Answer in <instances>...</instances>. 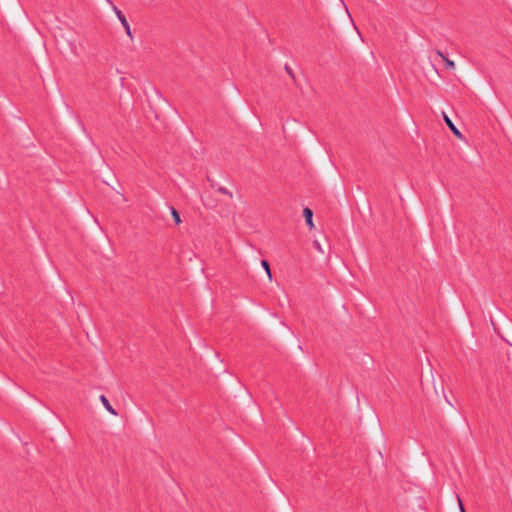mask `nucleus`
Listing matches in <instances>:
<instances>
[{
    "label": "nucleus",
    "instance_id": "7",
    "mask_svg": "<svg viewBox=\"0 0 512 512\" xmlns=\"http://www.w3.org/2000/svg\"><path fill=\"white\" fill-rule=\"evenodd\" d=\"M285 71L292 78L294 83L297 84L295 73H294L293 69L288 64L285 65Z\"/></svg>",
    "mask_w": 512,
    "mask_h": 512
},
{
    "label": "nucleus",
    "instance_id": "2",
    "mask_svg": "<svg viewBox=\"0 0 512 512\" xmlns=\"http://www.w3.org/2000/svg\"><path fill=\"white\" fill-rule=\"evenodd\" d=\"M443 118H444V121L445 123L447 124V126L450 128V130L452 131V133L459 139H462V134L461 132L457 129V127L454 125V123L452 122V120L445 114L443 113Z\"/></svg>",
    "mask_w": 512,
    "mask_h": 512
},
{
    "label": "nucleus",
    "instance_id": "11",
    "mask_svg": "<svg viewBox=\"0 0 512 512\" xmlns=\"http://www.w3.org/2000/svg\"><path fill=\"white\" fill-rule=\"evenodd\" d=\"M436 54H437L439 57H441V58H442V60H444V58H446V56H445V55L443 54V52H442V51H440V50H437V51H436Z\"/></svg>",
    "mask_w": 512,
    "mask_h": 512
},
{
    "label": "nucleus",
    "instance_id": "5",
    "mask_svg": "<svg viewBox=\"0 0 512 512\" xmlns=\"http://www.w3.org/2000/svg\"><path fill=\"white\" fill-rule=\"evenodd\" d=\"M261 265L264 268V270H265V272H266V274L268 276L269 281H271L272 280V273H271V269H270V265H269L268 261L267 260H262L261 261Z\"/></svg>",
    "mask_w": 512,
    "mask_h": 512
},
{
    "label": "nucleus",
    "instance_id": "3",
    "mask_svg": "<svg viewBox=\"0 0 512 512\" xmlns=\"http://www.w3.org/2000/svg\"><path fill=\"white\" fill-rule=\"evenodd\" d=\"M303 216H304V218L306 220V224L308 225V227L310 229H313L314 228V224H313V220H312V218H313L312 210L310 208H308V207L304 208Z\"/></svg>",
    "mask_w": 512,
    "mask_h": 512
},
{
    "label": "nucleus",
    "instance_id": "1",
    "mask_svg": "<svg viewBox=\"0 0 512 512\" xmlns=\"http://www.w3.org/2000/svg\"><path fill=\"white\" fill-rule=\"evenodd\" d=\"M112 8H113V11L115 12V14L117 15L119 21L121 22L122 26L124 27L126 34L130 38H132L131 28H130V25H129L128 21L126 20L125 16L115 5H113Z\"/></svg>",
    "mask_w": 512,
    "mask_h": 512
},
{
    "label": "nucleus",
    "instance_id": "9",
    "mask_svg": "<svg viewBox=\"0 0 512 512\" xmlns=\"http://www.w3.org/2000/svg\"><path fill=\"white\" fill-rule=\"evenodd\" d=\"M218 191L222 194L228 195L229 197L233 196V194L225 187H219Z\"/></svg>",
    "mask_w": 512,
    "mask_h": 512
},
{
    "label": "nucleus",
    "instance_id": "8",
    "mask_svg": "<svg viewBox=\"0 0 512 512\" xmlns=\"http://www.w3.org/2000/svg\"><path fill=\"white\" fill-rule=\"evenodd\" d=\"M443 61L445 62V65H446V67H447V68H449V69H455V62H454V61L450 60V59H449V58H447V57H446V58H444V60H443Z\"/></svg>",
    "mask_w": 512,
    "mask_h": 512
},
{
    "label": "nucleus",
    "instance_id": "6",
    "mask_svg": "<svg viewBox=\"0 0 512 512\" xmlns=\"http://www.w3.org/2000/svg\"><path fill=\"white\" fill-rule=\"evenodd\" d=\"M170 212H171V215H172L175 223L177 225L180 224L181 223V217H180L179 212L174 207H170Z\"/></svg>",
    "mask_w": 512,
    "mask_h": 512
},
{
    "label": "nucleus",
    "instance_id": "4",
    "mask_svg": "<svg viewBox=\"0 0 512 512\" xmlns=\"http://www.w3.org/2000/svg\"><path fill=\"white\" fill-rule=\"evenodd\" d=\"M101 403L103 404V406L105 407V409L112 415L116 416L117 415V412L115 411V409L111 406L109 400L107 399V397L105 395H101L99 397Z\"/></svg>",
    "mask_w": 512,
    "mask_h": 512
},
{
    "label": "nucleus",
    "instance_id": "12",
    "mask_svg": "<svg viewBox=\"0 0 512 512\" xmlns=\"http://www.w3.org/2000/svg\"><path fill=\"white\" fill-rule=\"evenodd\" d=\"M315 247H316V249H317L318 251L323 252V250H322V248H321V246H320V244H319V243H315Z\"/></svg>",
    "mask_w": 512,
    "mask_h": 512
},
{
    "label": "nucleus",
    "instance_id": "10",
    "mask_svg": "<svg viewBox=\"0 0 512 512\" xmlns=\"http://www.w3.org/2000/svg\"><path fill=\"white\" fill-rule=\"evenodd\" d=\"M457 500H458L460 511L461 512H466L459 496H457Z\"/></svg>",
    "mask_w": 512,
    "mask_h": 512
}]
</instances>
